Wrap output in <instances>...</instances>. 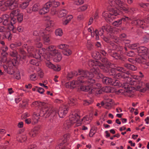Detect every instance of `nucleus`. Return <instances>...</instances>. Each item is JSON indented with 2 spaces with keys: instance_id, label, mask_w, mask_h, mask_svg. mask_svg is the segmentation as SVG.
Returning <instances> with one entry per match:
<instances>
[{
  "instance_id": "nucleus-1",
  "label": "nucleus",
  "mask_w": 149,
  "mask_h": 149,
  "mask_svg": "<svg viewBox=\"0 0 149 149\" xmlns=\"http://www.w3.org/2000/svg\"><path fill=\"white\" fill-rule=\"evenodd\" d=\"M31 106L39 108L41 107V108L39 115L41 117H44L45 118L49 117L52 112L50 106L47 104L39 101L33 102L31 104Z\"/></svg>"
},
{
  "instance_id": "nucleus-2",
  "label": "nucleus",
  "mask_w": 149,
  "mask_h": 149,
  "mask_svg": "<svg viewBox=\"0 0 149 149\" xmlns=\"http://www.w3.org/2000/svg\"><path fill=\"white\" fill-rule=\"evenodd\" d=\"M88 65L91 67H93V68H91L90 70V72H89L83 70L85 73H88L89 74H88V76H86L87 78L91 77L93 78L95 76V74L93 72H92L91 70L93 69H99V67L100 69L104 70L105 68V66L104 64L101 63L100 62H98L95 60H89L88 62Z\"/></svg>"
},
{
  "instance_id": "nucleus-3",
  "label": "nucleus",
  "mask_w": 149,
  "mask_h": 149,
  "mask_svg": "<svg viewBox=\"0 0 149 149\" xmlns=\"http://www.w3.org/2000/svg\"><path fill=\"white\" fill-rule=\"evenodd\" d=\"M88 74L85 73L83 71L79 70V76L78 77L76 81H73L72 82H68L67 85L68 84H70V86L74 87L73 86L75 85H79L81 84H86L88 82L86 81L87 78L86 77L88 76Z\"/></svg>"
},
{
  "instance_id": "nucleus-4",
  "label": "nucleus",
  "mask_w": 149,
  "mask_h": 149,
  "mask_svg": "<svg viewBox=\"0 0 149 149\" xmlns=\"http://www.w3.org/2000/svg\"><path fill=\"white\" fill-rule=\"evenodd\" d=\"M80 118L79 113L73 112L69 116V119L66 120L64 124V127L66 130L70 128L74 123L77 122Z\"/></svg>"
},
{
  "instance_id": "nucleus-5",
  "label": "nucleus",
  "mask_w": 149,
  "mask_h": 149,
  "mask_svg": "<svg viewBox=\"0 0 149 149\" xmlns=\"http://www.w3.org/2000/svg\"><path fill=\"white\" fill-rule=\"evenodd\" d=\"M92 72L94 74L95 76L97 79H102L103 83L107 85H110L112 79L106 77H104L102 74L100 73L99 69H93L91 70Z\"/></svg>"
},
{
  "instance_id": "nucleus-6",
  "label": "nucleus",
  "mask_w": 149,
  "mask_h": 149,
  "mask_svg": "<svg viewBox=\"0 0 149 149\" xmlns=\"http://www.w3.org/2000/svg\"><path fill=\"white\" fill-rule=\"evenodd\" d=\"M121 13L118 10L113 9L111 13L108 11H105L102 13V17L105 19H109V20H113L116 18V17L120 15Z\"/></svg>"
},
{
  "instance_id": "nucleus-7",
  "label": "nucleus",
  "mask_w": 149,
  "mask_h": 149,
  "mask_svg": "<svg viewBox=\"0 0 149 149\" xmlns=\"http://www.w3.org/2000/svg\"><path fill=\"white\" fill-rule=\"evenodd\" d=\"M92 78L91 77L87 78L86 81H87L88 82L87 84H88V83L89 84L91 83L90 84V85H91V89L89 90V93L90 94H95V92H93V91L94 92H95V89H96L97 87H101V84L97 83H96L95 79Z\"/></svg>"
},
{
  "instance_id": "nucleus-8",
  "label": "nucleus",
  "mask_w": 149,
  "mask_h": 149,
  "mask_svg": "<svg viewBox=\"0 0 149 149\" xmlns=\"http://www.w3.org/2000/svg\"><path fill=\"white\" fill-rule=\"evenodd\" d=\"M136 62L139 63H143L148 65L149 61V54L148 53L143 54L141 56H139L135 59Z\"/></svg>"
},
{
  "instance_id": "nucleus-9",
  "label": "nucleus",
  "mask_w": 149,
  "mask_h": 149,
  "mask_svg": "<svg viewBox=\"0 0 149 149\" xmlns=\"http://www.w3.org/2000/svg\"><path fill=\"white\" fill-rule=\"evenodd\" d=\"M108 53L110 56L116 59L120 60L123 61H125V58L120 51H117L109 49L108 50Z\"/></svg>"
},
{
  "instance_id": "nucleus-10",
  "label": "nucleus",
  "mask_w": 149,
  "mask_h": 149,
  "mask_svg": "<svg viewBox=\"0 0 149 149\" xmlns=\"http://www.w3.org/2000/svg\"><path fill=\"white\" fill-rule=\"evenodd\" d=\"M19 0H9L6 2L3 1H0V6H2L4 4L7 6H10L11 9H13L18 6Z\"/></svg>"
},
{
  "instance_id": "nucleus-11",
  "label": "nucleus",
  "mask_w": 149,
  "mask_h": 149,
  "mask_svg": "<svg viewBox=\"0 0 149 149\" xmlns=\"http://www.w3.org/2000/svg\"><path fill=\"white\" fill-rule=\"evenodd\" d=\"M39 35L42 37V39L45 44H49L50 42V36L47 33V31L46 30L41 29L39 32Z\"/></svg>"
},
{
  "instance_id": "nucleus-12",
  "label": "nucleus",
  "mask_w": 149,
  "mask_h": 149,
  "mask_svg": "<svg viewBox=\"0 0 149 149\" xmlns=\"http://www.w3.org/2000/svg\"><path fill=\"white\" fill-rule=\"evenodd\" d=\"M29 53L31 54V56L36 59L40 58V56L38 54V51L33 46H29L27 49Z\"/></svg>"
},
{
  "instance_id": "nucleus-13",
  "label": "nucleus",
  "mask_w": 149,
  "mask_h": 149,
  "mask_svg": "<svg viewBox=\"0 0 149 149\" xmlns=\"http://www.w3.org/2000/svg\"><path fill=\"white\" fill-rule=\"evenodd\" d=\"M69 108L67 106H63L59 108L58 113L60 118H63L67 113Z\"/></svg>"
},
{
  "instance_id": "nucleus-14",
  "label": "nucleus",
  "mask_w": 149,
  "mask_h": 149,
  "mask_svg": "<svg viewBox=\"0 0 149 149\" xmlns=\"http://www.w3.org/2000/svg\"><path fill=\"white\" fill-rule=\"evenodd\" d=\"M50 2H47L43 7L40 9L39 12V13L40 15H43L47 13L49 11V9L51 6Z\"/></svg>"
},
{
  "instance_id": "nucleus-15",
  "label": "nucleus",
  "mask_w": 149,
  "mask_h": 149,
  "mask_svg": "<svg viewBox=\"0 0 149 149\" xmlns=\"http://www.w3.org/2000/svg\"><path fill=\"white\" fill-rule=\"evenodd\" d=\"M108 34V38L105 36L104 35L102 36L101 37L105 42L107 43H109L110 41V38L115 40L114 41L115 42H117V40L118 39L117 37L115 36L112 33H109Z\"/></svg>"
},
{
  "instance_id": "nucleus-16",
  "label": "nucleus",
  "mask_w": 149,
  "mask_h": 149,
  "mask_svg": "<svg viewBox=\"0 0 149 149\" xmlns=\"http://www.w3.org/2000/svg\"><path fill=\"white\" fill-rule=\"evenodd\" d=\"M130 19L128 17L124 16L119 19L114 21L112 23V24L114 26L118 27L121 25L123 22H127Z\"/></svg>"
},
{
  "instance_id": "nucleus-17",
  "label": "nucleus",
  "mask_w": 149,
  "mask_h": 149,
  "mask_svg": "<svg viewBox=\"0 0 149 149\" xmlns=\"http://www.w3.org/2000/svg\"><path fill=\"white\" fill-rule=\"evenodd\" d=\"M55 52V53L52 55V56H54V61L55 62H58L62 58V55L58 51H56Z\"/></svg>"
},
{
  "instance_id": "nucleus-18",
  "label": "nucleus",
  "mask_w": 149,
  "mask_h": 149,
  "mask_svg": "<svg viewBox=\"0 0 149 149\" xmlns=\"http://www.w3.org/2000/svg\"><path fill=\"white\" fill-rule=\"evenodd\" d=\"M3 24L4 25L7 26H11V22L8 15H3Z\"/></svg>"
},
{
  "instance_id": "nucleus-19",
  "label": "nucleus",
  "mask_w": 149,
  "mask_h": 149,
  "mask_svg": "<svg viewBox=\"0 0 149 149\" xmlns=\"http://www.w3.org/2000/svg\"><path fill=\"white\" fill-rule=\"evenodd\" d=\"M27 45L24 44L22 47L18 49V53L22 59H24L26 56V53L24 50Z\"/></svg>"
},
{
  "instance_id": "nucleus-20",
  "label": "nucleus",
  "mask_w": 149,
  "mask_h": 149,
  "mask_svg": "<svg viewBox=\"0 0 149 149\" xmlns=\"http://www.w3.org/2000/svg\"><path fill=\"white\" fill-rule=\"evenodd\" d=\"M145 85V84L144 83L141 82H139V85L136 86L137 90H141L142 92H144L149 88L148 86H147V85H146V87L143 88V87Z\"/></svg>"
},
{
  "instance_id": "nucleus-21",
  "label": "nucleus",
  "mask_w": 149,
  "mask_h": 149,
  "mask_svg": "<svg viewBox=\"0 0 149 149\" xmlns=\"http://www.w3.org/2000/svg\"><path fill=\"white\" fill-rule=\"evenodd\" d=\"M88 83V84H81V85H87L82 86H81L80 88L81 91H85V92H89V90H90V84Z\"/></svg>"
},
{
  "instance_id": "nucleus-22",
  "label": "nucleus",
  "mask_w": 149,
  "mask_h": 149,
  "mask_svg": "<svg viewBox=\"0 0 149 149\" xmlns=\"http://www.w3.org/2000/svg\"><path fill=\"white\" fill-rule=\"evenodd\" d=\"M123 86L124 88L126 89V92L128 93H132L133 91L134 90V87L129 85L128 83L124 84Z\"/></svg>"
},
{
  "instance_id": "nucleus-23",
  "label": "nucleus",
  "mask_w": 149,
  "mask_h": 149,
  "mask_svg": "<svg viewBox=\"0 0 149 149\" xmlns=\"http://www.w3.org/2000/svg\"><path fill=\"white\" fill-rule=\"evenodd\" d=\"M124 66L126 68L130 70L135 71L136 70L137 68L135 66L127 63L124 64Z\"/></svg>"
},
{
  "instance_id": "nucleus-24",
  "label": "nucleus",
  "mask_w": 149,
  "mask_h": 149,
  "mask_svg": "<svg viewBox=\"0 0 149 149\" xmlns=\"http://www.w3.org/2000/svg\"><path fill=\"white\" fill-rule=\"evenodd\" d=\"M92 56L94 58L97 60H100L101 56L100 54L96 51H94L92 53Z\"/></svg>"
},
{
  "instance_id": "nucleus-25",
  "label": "nucleus",
  "mask_w": 149,
  "mask_h": 149,
  "mask_svg": "<svg viewBox=\"0 0 149 149\" xmlns=\"http://www.w3.org/2000/svg\"><path fill=\"white\" fill-rule=\"evenodd\" d=\"M58 16L59 17H62L65 16L68 13V11L65 9L58 10Z\"/></svg>"
},
{
  "instance_id": "nucleus-26",
  "label": "nucleus",
  "mask_w": 149,
  "mask_h": 149,
  "mask_svg": "<svg viewBox=\"0 0 149 149\" xmlns=\"http://www.w3.org/2000/svg\"><path fill=\"white\" fill-rule=\"evenodd\" d=\"M101 60V61L104 63L106 65H108L109 66H110L111 65V63L109 61V60L105 57H101V58L100 59Z\"/></svg>"
},
{
  "instance_id": "nucleus-27",
  "label": "nucleus",
  "mask_w": 149,
  "mask_h": 149,
  "mask_svg": "<svg viewBox=\"0 0 149 149\" xmlns=\"http://www.w3.org/2000/svg\"><path fill=\"white\" fill-rule=\"evenodd\" d=\"M105 72H107L108 74L110 76H114V77L116 74L115 70L113 68L111 69L108 70H105V68L103 70Z\"/></svg>"
},
{
  "instance_id": "nucleus-28",
  "label": "nucleus",
  "mask_w": 149,
  "mask_h": 149,
  "mask_svg": "<svg viewBox=\"0 0 149 149\" xmlns=\"http://www.w3.org/2000/svg\"><path fill=\"white\" fill-rule=\"evenodd\" d=\"M124 6H121L119 9L121 11H124L125 13L129 11V8L127 6V5L124 3Z\"/></svg>"
},
{
  "instance_id": "nucleus-29",
  "label": "nucleus",
  "mask_w": 149,
  "mask_h": 149,
  "mask_svg": "<svg viewBox=\"0 0 149 149\" xmlns=\"http://www.w3.org/2000/svg\"><path fill=\"white\" fill-rule=\"evenodd\" d=\"M148 50V49L144 46H141L137 48V51L138 53H146Z\"/></svg>"
},
{
  "instance_id": "nucleus-30",
  "label": "nucleus",
  "mask_w": 149,
  "mask_h": 149,
  "mask_svg": "<svg viewBox=\"0 0 149 149\" xmlns=\"http://www.w3.org/2000/svg\"><path fill=\"white\" fill-rule=\"evenodd\" d=\"M38 134V131L35 129L31 130L29 132V134L31 137H34L36 136Z\"/></svg>"
},
{
  "instance_id": "nucleus-31",
  "label": "nucleus",
  "mask_w": 149,
  "mask_h": 149,
  "mask_svg": "<svg viewBox=\"0 0 149 149\" xmlns=\"http://www.w3.org/2000/svg\"><path fill=\"white\" fill-rule=\"evenodd\" d=\"M104 26H102L101 29H99V30L96 29L95 31V33H97V34H98L102 37V36H103V33L104 32Z\"/></svg>"
},
{
  "instance_id": "nucleus-32",
  "label": "nucleus",
  "mask_w": 149,
  "mask_h": 149,
  "mask_svg": "<svg viewBox=\"0 0 149 149\" xmlns=\"http://www.w3.org/2000/svg\"><path fill=\"white\" fill-rule=\"evenodd\" d=\"M57 149H70L69 147L66 145V144L64 142L60 143L57 147Z\"/></svg>"
},
{
  "instance_id": "nucleus-33",
  "label": "nucleus",
  "mask_w": 149,
  "mask_h": 149,
  "mask_svg": "<svg viewBox=\"0 0 149 149\" xmlns=\"http://www.w3.org/2000/svg\"><path fill=\"white\" fill-rule=\"evenodd\" d=\"M47 50L48 51L51 52V54L52 55L55 53V51H58L56 49V47L53 45H50L47 48Z\"/></svg>"
},
{
  "instance_id": "nucleus-34",
  "label": "nucleus",
  "mask_w": 149,
  "mask_h": 149,
  "mask_svg": "<svg viewBox=\"0 0 149 149\" xmlns=\"http://www.w3.org/2000/svg\"><path fill=\"white\" fill-rule=\"evenodd\" d=\"M62 52L64 55L67 56L70 55L72 53V52L69 49V46L65 50H63Z\"/></svg>"
},
{
  "instance_id": "nucleus-35",
  "label": "nucleus",
  "mask_w": 149,
  "mask_h": 149,
  "mask_svg": "<svg viewBox=\"0 0 149 149\" xmlns=\"http://www.w3.org/2000/svg\"><path fill=\"white\" fill-rule=\"evenodd\" d=\"M20 10L18 9L14 10L12 11L10 14V16L11 17H16L19 15Z\"/></svg>"
},
{
  "instance_id": "nucleus-36",
  "label": "nucleus",
  "mask_w": 149,
  "mask_h": 149,
  "mask_svg": "<svg viewBox=\"0 0 149 149\" xmlns=\"http://www.w3.org/2000/svg\"><path fill=\"white\" fill-rule=\"evenodd\" d=\"M124 3L121 0H115V7H118V8L121 6H124Z\"/></svg>"
},
{
  "instance_id": "nucleus-37",
  "label": "nucleus",
  "mask_w": 149,
  "mask_h": 149,
  "mask_svg": "<svg viewBox=\"0 0 149 149\" xmlns=\"http://www.w3.org/2000/svg\"><path fill=\"white\" fill-rule=\"evenodd\" d=\"M110 85H112L114 86H120L121 85V84H120L119 81L117 80H113L112 81H111Z\"/></svg>"
},
{
  "instance_id": "nucleus-38",
  "label": "nucleus",
  "mask_w": 149,
  "mask_h": 149,
  "mask_svg": "<svg viewBox=\"0 0 149 149\" xmlns=\"http://www.w3.org/2000/svg\"><path fill=\"white\" fill-rule=\"evenodd\" d=\"M16 18V17H11L10 16V17H9V19L11 22V27L12 29H13V24H14L16 22L17 20Z\"/></svg>"
},
{
  "instance_id": "nucleus-39",
  "label": "nucleus",
  "mask_w": 149,
  "mask_h": 149,
  "mask_svg": "<svg viewBox=\"0 0 149 149\" xmlns=\"http://www.w3.org/2000/svg\"><path fill=\"white\" fill-rule=\"evenodd\" d=\"M88 7L87 4H84L83 5L79 7L77 9V10L79 12L83 11L86 10Z\"/></svg>"
},
{
  "instance_id": "nucleus-40",
  "label": "nucleus",
  "mask_w": 149,
  "mask_h": 149,
  "mask_svg": "<svg viewBox=\"0 0 149 149\" xmlns=\"http://www.w3.org/2000/svg\"><path fill=\"white\" fill-rule=\"evenodd\" d=\"M69 46L65 44H61L58 45L57 47L60 49L65 50L67 49Z\"/></svg>"
},
{
  "instance_id": "nucleus-41",
  "label": "nucleus",
  "mask_w": 149,
  "mask_h": 149,
  "mask_svg": "<svg viewBox=\"0 0 149 149\" xmlns=\"http://www.w3.org/2000/svg\"><path fill=\"white\" fill-rule=\"evenodd\" d=\"M40 4L38 3L35 4L33 6L32 9L33 11L36 12L40 8Z\"/></svg>"
},
{
  "instance_id": "nucleus-42",
  "label": "nucleus",
  "mask_w": 149,
  "mask_h": 149,
  "mask_svg": "<svg viewBox=\"0 0 149 149\" xmlns=\"http://www.w3.org/2000/svg\"><path fill=\"white\" fill-rule=\"evenodd\" d=\"M29 5L28 2H23L20 4V7L22 9L26 8Z\"/></svg>"
},
{
  "instance_id": "nucleus-43",
  "label": "nucleus",
  "mask_w": 149,
  "mask_h": 149,
  "mask_svg": "<svg viewBox=\"0 0 149 149\" xmlns=\"http://www.w3.org/2000/svg\"><path fill=\"white\" fill-rule=\"evenodd\" d=\"M55 34L57 36H61L63 34V32L61 29H58L56 30Z\"/></svg>"
},
{
  "instance_id": "nucleus-44",
  "label": "nucleus",
  "mask_w": 149,
  "mask_h": 149,
  "mask_svg": "<svg viewBox=\"0 0 149 149\" xmlns=\"http://www.w3.org/2000/svg\"><path fill=\"white\" fill-rule=\"evenodd\" d=\"M48 2H50L51 3V6H52L54 7H57L60 4V3L56 1H49Z\"/></svg>"
},
{
  "instance_id": "nucleus-45",
  "label": "nucleus",
  "mask_w": 149,
  "mask_h": 149,
  "mask_svg": "<svg viewBox=\"0 0 149 149\" xmlns=\"http://www.w3.org/2000/svg\"><path fill=\"white\" fill-rule=\"evenodd\" d=\"M86 46L87 49L90 50H91L93 49V45L89 41H88Z\"/></svg>"
},
{
  "instance_id": "nucleus-46",
  "label": "nucleus",
  "mask_w": 149,
  "mask_h": 149,
  "mask_svg": "<svg viewBox=\"0 0 149 149\" xmlns=\"http://www.w3.org/2000/svg\"><path fill=\"white\" fill-rule=\"evenodd\" d=\"M38 61L37 60L31 59L30 60V63L31 64L38 66L39 65L38 62Z\"/></svg>"
},
{
  "instance_id": "nucleus-47",
  "label": "nucleus",
  "mask_w": 149,
  "mask_h": 149,
  "mask_svg": "<svg viewBox=\"0 0 149 149\" xmlns=\"http://www.w3.org/2000/svg\"><path fill=\"white\" fill-rule=\"evenodd\" d=\"M104 30L107 32H110L112 31V28L109 25H106L104 26Z\"/></svg>"
},
{
  "instance_id": "nucleus-48",
  "label": "nucleus",
  "mask_w": 149,
  "mask_h": 149,
  "mask_svg": "<svg viewBox=\"0 0 149 149\" xmlns=\"http://www.w3.org/2000/svg\"><path fill=\"white\" fill-rule=\"evenodd\" d=\"M126 37V35L125 33H123L120 36L119 38H118V39L117 40V42L118 41L119 39L121 40H125V39Z\"/></svg>"
},
{
  "instance_id": "nucleus-49",
  "label": "nucleus",
  "mask_w": 149,
  "mask_h": 149,
  "mask_svg": "<svg viewBox=\"0 0 149 149\" xmlns=\"http://www.w3.org/2000/svg\"><path fill=\"white\" fill-rule=\"evenodd\" d=\"M125 54L126 55L130 57L134 56L135 55L134 52L133 51H130L128 52H126Z\"/></svg>"
},
{
  "instance_id": "nucleus-50",
  "label": "nucleus",
  "mask_w": 149,
  "mask_h": 149,
  "mask_svg": "<svg viewBox=\"0 0 149 149\" xmlns=\"http://www.w3.org/2000/svg\"><path fill=\"white\" fill-rule=\"evenodd\" d=\"M30 78L32 81L36 80L37 79L36 74L35 73L31 74L30 75Z\"/></svg>"
},
{
  "instance_id": "nucleus-51",
  "label": "nucleus",
  "mask_w": 149,
  "mask_h": 149,
  "mask_svg": "<svg viewBox=\"0 0 149 149\" xmlns=\"http://www.w3.org/2000/svg\"><path fill=\"white\" fill-rule=\"evenodd\" d=\"M134 23L138 26L143 25L144 22L140 20H137L134 21Z\"/></svg>"
},
{
  "instance_id": "nucleus-52",
  "label": "nucleus",
  "mask_w": 149,
  "mask_h": 149,
  "mask_svg": "<svg viewBox=\"0 0 149 149\" xmlns=\"http://www.w3.org/2000/svg\"><path fill=\"white\" fill-rule=\"evenodd\" d=\"M84 3V1L82 0H75L74 4L76 5H80L83 4Z\"/></svg>"
},
{
  "instance_id": "nucleus-53",
  "label": "nucleus",
  "mask_w": 149,
  "mask_h": 149,
  "mask_svg": "<svg viewBox=\"0 0 149 149\" xmlns=\"http://www.w3.org/2000/svg\"><path fill=\"white\" fill-rule=\"evenodd\" d=\"M10 32L9 31H6V33L5 35L6 38H8L9 40H10L12 38V36Z\"/></svg>"
},
{
  "instance_id": "nucleus-54",
  "label": "nucleus",
  "mask_w": 149,
  "mask_h": 149,
  "mask_svg": "<svg viewBox=\"0 0 149 149\" xmlns=\"http://www.w3.org/2000/svg\"><path fill=\"white\" fill-rule=\"evenodd\" d=\"M112 107V105L111 103H106L104 104V108L107 109H110Z\"/></svg>"
},
{
  "instance_id": "nucleus-55",
  "label": "nucleus",
  "mask_w": 149,
  "mask_h": 149,
  "mask_svg": "<svg viewBox=\"0 0 149 149\" xmlns=\"http://www.w3.org/2000/svg\"><path fill=\"white\" fill-rule=\"evenodd\" d=\"M46 65L49 68L52 69L54 65H53L49 61L46 62Z\"/></svg>"
},
{
  "instance_id": "nucleus-56",
  "label": "nucleus",
  "mask_w": 149,
  "mask_h": 149,
  "mask_svg": "<svg viewBox=\"0 0 149 149\" xmlns=\"http://www.w3.org/2000/svg\"><path fill=\"white\" fill-rule=\"evenodd\" d=\"M14 77L17 79H19L20 78V76L19 72H16L14 73Z\"/></svg>"
},
{
  "instance_id": "nucleus-57",
  "label": "nucleus",
  "mask_w": 149,
  "mask_h": 149,
  "mask_svg": "<svg viewBox=\"0 0 149 149\" xmlns=\"http://www.w3.org/2000/svg\"><path fill=\"white\" fill-rule=\"evenodd\" d=\"M109 4L112 7H115V0H108Z\"/></svg>"
},
{
  "instance_id": "nucleus-58",
  "label": "nucleus",
  "mask_w": 149,
  "mask_h": 149,
  "mask_svg": "<svg viewBox=\"0 0 149 149\" xmlns=\"http://www.w3.org/2000/svg\"><path fill=\"white\" fill-rule=\"evenodd\" d=\"M116 69L118 71L121 72L125 71V69L124 68L122 67H117L116 68Z\"/></svg>"
},
{
  "instance_id": "nucleus-59",
  "label": "nucleus",
  "mask_w": 149,
  "mask_h": 149,
  "mask_svg": "<svg viewBox=\"0 0 149 149\" xmlns=\"http://www.w3.org/2000/svg\"><path fill=\"white\" fill-rule=\"evenodd\" d=\"M7 30V28L3 26H0V32H6Z\"/></svg>"
},
{
  "instance_id": "nucleus-60",
  "label": "nucleus",
  "mask_w": 149,
  "mask_h": 149,
  "mask_svg": "<svg viewBox=\"0 0 149 149\" xmlns=\"http://www.w3.org/2000/svg\"><path fill=\"white\" fill-rule=\"evenodd\" d=\"M52 69L54 71H58L60 70L61 68L58 65H54Z\"/></svg>"
},
{
  "instance_id": "nucleus-61",
  "label": "nucleus",
  "mask_w": 149,
  "mask_h": 149,
  "mask_svg": "<svg viewBox=\"0 0 149 149\" xmlns=\"http://www.w3.org/2000/svg\"><path fill=\"white\" fill-rule=\"evenodd\" d=\"M91 119H89V118L87 116L84 117L82 119V121L84 122H85L86 121H88L87 123H89L91 121Z\"/></svg>"
},
{
  "instance_id": "nucleus-62",
  "label": "nucleus",
  "mask_w": 149,
  "mask_h": 149,
  "mask_svg": "<svg viewBox=\"0 0 149 149\" xmlns=\"http://www.w3.org/2000/svg\"><path fill=\"white\" fill-rule=\"evenodd\" d=\"M101 90H102V92L108 93L109 91V87L107 86L103 87L101 88Z\"/></svg>"
},
{
  "instance_id": "nucleus-63",
  "label": "nucleus",
  "mask_w": 149,
  "mask_h": 149,
  "mask_svg": "<svg viewBox=\"0 0 149 149\" xmlns=\"http://www.w3.org/2000/svg\"><path fill=\"white\" fill-rule=\"evenodd\" d=\"M122 73L121 72L119 73L115 74L114 77L117 79H122Z\"/></svg>"
},
{
  "instance_id": "nucleus-64",
  "label": "nucleus",
  "mask_w": 149,
  "mask_h": 149,
  "mask_svg": "<svg viewBox=\"0 0 149 149\" xmlns=\"http://www.w3.org/2000/svg\"><path fill=\"white\" fill-rule=\"evenodd\" d=\"M138 45V44H132L130 45V47L131 49H137V47Z\"/></svg>"
}]
</instances>
